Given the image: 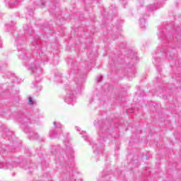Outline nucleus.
Masks as SVG:
<instances>
[{
  "label": "nucleus",
  "mask_w": 181,
  "mask_h": 181,
  "mask_svg": "<svg viewBox=\"0 0 181 181\" xmlns=\"http://www.w3.org/2000/svg\"><path fill=\"white\" fill-rule=\"evenodd\" d=\"M28 101L31 105H33V100L32 98H29Z\"/></svg>",
  "instance_id": "f257e3e1"
},
{
  "label": "nucleus",
  "mask_w": 181,
  "mask_h": 181,
  "mask_svg": "<svg viewBox=\"0 0 181 181\" xmlns=\"http://www.w3.org/2000/svg\"><path fill=\"white\" fill-rule=\"evenodd\" d=\"M54 124L56 125V122H54Z\"/></svg>",
  "instance_id": "f03ea898"
}]
</instances>
